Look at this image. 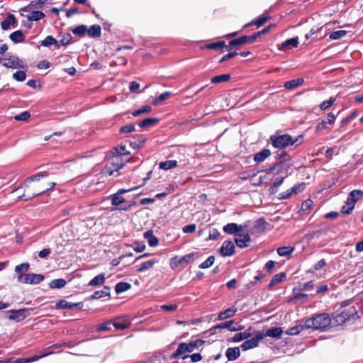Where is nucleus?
<instances>
[{"label":"nucleus","instance_id":"7c9ffc66","mask_svg":"<svg viewBox=\"0 0 363 363\" xmlns=\"http://www.w3.org/2000/svg\"><path fill=\"white\" fill-rule=\"evenodd\" d=\"M269 19H270V16H266V15L260 16L255 20H253L252 21H251L249 23V25H255V26H257V28H259V27L262 26V25H264ZM248 26V24H247L245 26Z\"/></svg>","mask_w":363,"mask_h":363},{"label":"nucleus","instance_id":"3c124183","mask_svg":"<svg viewBox=\"0 0 363 363\" xmlns=\"http://www.w3.org/2000/svg\"><path fill=\"white\" fill-rule=\"evenodd\" d=\"M214 261H215V257L213 256H210L208 257V259L205 262H202L199 266V267L200 269L208 268L213 265V264L214 263Z\"/></svg>","mask_w":363,"mask_h":363},{"label":"nucleus","instance_id":"423d86ee","mask_svg":"<svg viewBox=\"0 0 363 363\" xmlns=\"http://www.w3.org/2000/svg\"><path fill=\"white\" fill-rule=\"evenodd\" d=\"M3 65L7 68L19 69L24 68L26 65L17 56L8 53L4 57Z\"/></svg>","mask_w":363,"mask_h":363},{"label":"nucleus","instance_id":"c756f323","mask_svg":"<svg viewBox=\"0 0 363 363\" xmlns=\"http://www.w3.org/2000/svg\"><path fill=\"white\" fill-rule=\"evenodd\" d=\"M189 353L187 343H180L177 349V350L172 353V357L176 358L184 353Z\"/></svg>","mask_w":363,"mask_h":363},{"label":"nucleus","instance_id":"13d9d810","mask_svg":"<svg viewBox=\"0 0 363 363\" xmlns=\"http://www.w3.org/2000/svg\"><path fill=\"white\" fill-rule=\"evenodd\" d=\"M30 116V114L28 111H24L18 115L14 116V119L16 121H26Z\"/></svg>","mask_w":363,"mask_h":363},{"label":"nucleus","instance_id":"7ed1b4c3","mask_svg":"<svg viewBox=\"0 0 363 363\" xmlns=\"http://www.w3.org/2000/svg\"><path fill=\"white\" fill-rule=\"evenodd\" d=\"M331 321L328 313L315 314L305 320V327L307 329L323 330L330 325Z\"/></svg>","mask_w":363,"mask_h":363},{"label":"nucleus","instance_id":"bf43d9fd","mask_svg":"<svg viewBox=\"0 0 363 363\" xmlns=\"http://www.w3.org/2000/svg\"><path fill=\"white\" fill-rule=\"evenodd\" d=\"M172 95V93L169 91H166L162 94H161L158 98H157L155 101V104H157L159 102L167 100L170 96Z\"/></svg>","mask_w":363,"mask_h":363},{"label":"nucleus","instance_id":"052dcab7","mask_svg":"<svg viewBox=\"0 0 363 363\" xmlns=\"http://www.w3.org/2000/svg\"><path fill=\"white\" fill-rule=\"evenodd\" d=\"M111 325H113L117 330H124L128 327V325L125 323L116 320H112Z\"/></svg>","mask_w":363,"mask_h":363},{"label":"nucleus","instance_id":"49530a36","mask_svg":"<svg viewBox=\"0 0 363 363\" xmlns=\"http://www.w3.org/2000/svg\"><path fill=\"white\" fill-rule=\"evenodd\" d=\"M347 34V31L344 30H340L337 31H334L330 35V38L331 40H338Z\"/></svg>","mask_w":363,"mask_h":363},{"label":"nucleus","instance_id":"20e7f679","mask_svg":"<svg viewBox=\"0 0 363 363\" xmlns=\"http://www.w3.org/2000/svg\"><path fill=\"white\" fill-rule=\"evenodd\" d=\"M302 135H299L296 138H293L289 134H284L280 135H271L269 138V141L274 147L278 149H284L289 145H293L296 143H301L302 142Z\"/></svg>","mask_w":363,"mask_h":363},{"label":"nucleus","instance_id":"473e14b6","mask_svg":"<svg viewBox=\"0 0 363 363\" xmlns=\"http://www.w3.org/2000/svg\"><path fill=\"white\" fill-rule=\"evenodd\" d=\"M106 280L105 274H100L97 276H96L94 278H93L89 283V286H100L102 285Z\"/></svg>","mask_w":363,"mask_h":363},{"label":"nucleus","instance_id":"37998d69","mask_svg":"<svg viewBox=\"0 0 363 363\" xmlns=\"http://www.w3.org/2000/svg\"><path fill=\"white\" fill-rule=\"evenodd\" d=\"M66 281L63 279H56L51 281L50 287L55 289H60L65 286Z\"/></svg>","mask_w":363,"mask_h":363},{"label":"nucleus","instance_id":"f704fd0d","mask_svg":"<svg viewBox=\"0 0 363 363\" xmlns=\"http://www.w3.org/2000/svg\"><path fill=\"white\" fill-rule=\"evenodd\" d=\"M177 162L176 160H167L161 162L159 164L160 168L164 170H168L177 167Z\"/></svg>","mask_w":363,"mask_h":363},{"label":"nucleus","instance_id":"9b49d317","mask_svg":"<svg viewBox=\"0 0 363 363\" xmlns=\"http://www.w3.org/2000/svg\"><path fill=\"white\" fill-rule=\"evenodd\" d=\"M264 338V335H262V333L259 332L255 337L243 342L240 345V347L243 351L255 348L258 346L259 341Z\"/></svg>","mask_w":363,"mask_h":363},{"label":"nucleus","instance_id":"aec40b11","mask_svg":"<svg viewBox=\"0 0 363 363\" xmlns=\"http://www.w3.org/2000/svg\"><path fill=\"white\" fill-rule=\"evenodd\" d=\"M237 312V308L235 306L227 308L218 314V319L220 320L230 318Z\"/></svg>","mask_w":363,"mask_h":363},{"label":"nucleus","instance_id":"ea45409f","mask_svg":"<svg viewBox=\"0 0 363 363\" xmlns=\"http://www.w3.org/2000/svg\"><path fill=\"white\" fill-rule=\"evenodd\" d=\"M233 324H234V320H230L228 322L218 324L217 325L215 326V328H219V329L228 328L231 331H235L237 330V328L235 327H233Z\"/></svg>","mask_w":363,"mask_h":363},{"label":"nucleus","instance_id":"4468645a","mask_svg":"<svg viewBox=\"0 0 363 363\" xmlns=\"http://www.w3.org/2000/svg\"><path fill=\"white\" fill-rule=\"evenodd\" d=\"M250 242V238L247 233H241L236 235L235 238V242L237 246L241 248L246 247L249 245Z\"/></svg>","mask_w":363,"mask_h":363},{"label":"nucleus","instance_id":"a18cd8bd","mask_svg":"<svg viewBox=\"0 0 363 363\" xmlns=\"http://www.w3.org/2000/svg\"><path fill=\"white\" fill-rule=\"evenodd\" d=\"M226 46L227 45H225V43L224 41H219V42H216V43H209V44L205 45V48L207 49H210V50H216L218 48H223V47H225L226 48Z\"/></svg>","mask_w":363,"mask_h":363},{"label":"nucleus","instance_id":"2f4dec72","mask_svg":"<svg viewBox=\"0 0 363 363\" xmlns=\"http://www.w3.org/2000/svg\"><path fill=\"white\" fill-rule=\"evenodd\" d=\"M159 121L157 118H147L138 123V125L141 128L150 127L155 125Z\"/></svg>","mask_w":363,"mask_h":363},{"label":"nucleus","instance_id":"79ce46f5","mask_svg":"<svg viewBox=\"0 0 363 363\" xmlns=\"http://www.w3.org/2000/svg\"><path fill=\"white\" fill-rule=\"evenodd\" d=\"M86 32H87V27L84 25L78 26L72 30V33L74 35H79V36H82V35H85V33H86Z\"/></svg>","mask_w":363,"mask_h":363},{"label":"nucleus","instance_id":"603ef678","mask_svg":"<svg viewBox=\"0 0 363 363\" xmlns=\"http://www.w3.org/2000/svg\"><path fill=\"white\" fill-rule=\"evenodd\" d=\"M13 78L18 82H23L26 78V74L24 71H17L13 73Z\"/></svg>","mask_w":363,"mask_h":363},{"label":"nucleus","instance_id":"de8ad7c7","mask_svg":"<svg viewBox=\"0 0 363 363\" xmlns=\"http://www.w3.org/2000/svg\"><path fill=\"white\" fill-rule=\"evenodd\" d=\"M152 110L151 107L148 105L144 106L141 107L140 108L135 110L133 112V115L134 116H138L143 113H147L150 112Z\"/></svg>","mask_w":363,"mask_h":363},{"label":"nucleus","instance_id":"4d7b16f0","mask_svg":"<svg viewBox=\"0 0 363 363\" xmlns=\"http://www.w3.org/2000/svg\"><path fill=\"white\" fill-rule=\"evenodd\" d=\"M29 269V264L28 263H23L19 265H17L15 267V272L21 274V273L23 272H27Z\"/></svg>","mask_w":363,"mask_h":363},{"label":"nucleus","instance_id":"6e6d98bb","mask_svg":"<svg viewBox=\"0 0 363 363\" xmlns=\"http://www.w3.org/2000/svg\"><path fill=\"white\" fill-rule=\"evenodd\" d=\"M354 204H351L350 202L346 201L345 205L342 207V213L344 214H350L354 208Z\"/></svg>","mask_w":363,"mask_h":363},{"label":"nucleus","instance_id":"9d476101","mask_svg":"<svg viewBox=\"0 0 363 363\" xmlns=\"http://www.w3.org/2000/svg\"><path fill=\"white\" fill-rule=\"evenodd\" d=\"M30 309L29 308L10 310L7 311V313L9 314V319L11 320H15L16 322H20L30 315Z\"/></svg>","mask_w":363,"mask_h":363},{"label":"nucleus","instance_id":"e2e57ef3","mask_svg":"<svg viewBox=\"0 0 363 363\" xmlns=\"http://www.w3.org/2000/svg\"><path fill=\"white\" fill-rule=\"evenodd\" d=\"M275 26V24H270L269 26H267V27H265L264 29H262V30L259 31V32H257L255 33L256 34V36L257 38H258L259 37H260L262 35H264V34H266L272 28H274Z\"/></svg>","mask_w":363,"mask_h":363},{"label":"nucleus","instance_id":"58836bf2","mask_svg":"<svg viewBox=\"0 0 363 363\" xmlns=\"http://www.w3.org/2000/svg\"><path fill=\"white\" fill-rule=\"evenodd\" d=\"M294 250L292 247H281L277 249V253L281 257L289 256L294 252Z\"/></svg>","mask_w":363,"mask_h":363},{"label":"nucleus","instance_id":"a878e982","mask_svg":"<svg viewBox=\"0 0 363 363\" xmlns=\"http://www.w3.org/2000/svg\"><path fill=\"white\" fill-rule=\"evenodd\" d=\"M16 23L15 16L13 14L9 13L6 19L1 23V27L3 30H8L11 25Z\"/></svg>","mask_w":363,"mask_h":363},{"label":"nucleus","instance_id":"0eeeda50","mask_svg":"<svg viewBox=\"0 0 363 363\" xmlns=\"http://www.w3.org/2000/svg\"><path fill=\"white\" fill-rule=\"evenodd\" d=\"M34 9V1H31L30 4L21 9V11L28 12L26 16L30 21H37L45 17V13L42 11H33Z\"/></svg>","mask_w":363,"mask_h":363},{"label":"nucleus","instance_id":"cd10ccee","mask_svg":"<svg viewBox=\"0 0 363 363\" xmlns=\"http://www.w3.org/2000/svg\"><path fill=\"white\" fill-rule=\"evenodd\" d=\"M303 82L304 81L303 78H298L296 79H293L285 82L284 86L288 89H294L301 85Z\"/></svg>","mask_w":363,"mask_h":363},{"label":"nucleus","instance_id":"f03ea898","mask_svg":"<svg viewBox=\"0 0 363 363\" xmlns=\"http://www.w3.org/2000/svg\"><path fill=\"white\" fill-rule=\"evenodd\" d=\"M351 301L344 302L342 304L340 310L333 317L334 322L337 325H342L350 319H354L357 315V310L354 306H351Z\"/></svg>","mask_w":363,"mask_h":363},{"label":"nucleus","instance_id":"39448f33","mask_svg":"<svg viewBox=\"0 0 363 363\" xmlns=\"http://www.w3.org/2000/svg\"><path fill=\"white\" fill-rule=\"evenodd\" d=\"M196 253H189L184 256L179 257L175 256L170 259V267L172 269H177L178 268H184L186 265L190 263Z\"/></svg>","mask_w":363,"mask_h":363},{"label":"nucleus","instance_id":"4c0bfd02","mask_svg":"<svg viewBox=\"0 0 363 363\" xmlns=\"http://www.w3.org/2000/svg\"><path fill=\"white\" fill-rule=\"evenodd\" d=\"M204 341L201 339H197L196 340L191 341L189 344H187L189 353L193 352L196 348H198L203 345Z\"/></svg>","mask_w":363,"mask_h":363},{"label":"nucleus","instance_id":"393cba45","mask_svg":"<svg viewBox=\"0 0 363 363\" xmlns=\"http://www.w3.org/2000/svg\"><path fill=\"white\" fill-rule=\"evenodd\" d=\"M110 287L104 286L102 290L95 291L91 296V299H99L102 297L110 296Z\"/></svg>","mask_w":363,"mask_h":363},{"label":"nucleus","instance_id":"72a5a7b5","mask_svg":"<svg viewBox=\"0 0 363 363\" xmlns=\"http://www.w3.org/2000/svg\"><path fill=\"white\" fill-rule=\"evenodd\" d=\"M285 278H286V274L284 272H281V273L277 274L276 275H274L273 277V278L270 281L269 286L272 287V286L283 281Z\"/></svg>","mask_w":363,"mask_h":363},{"label":"nucleus","instance_id":"4be33fe9","mask_svg":"<svg viewBox=\"0 0 363 363\" xmlns=\"http://www.w3.org/2000/svg\"><path fill=\"white\" fill-rule=\"evenodd\" d=\"M282 334V330L281 328L275 327L270 328L267 330L265 333H262V335L265 337H272L274 338H279Z\"/></svg>","mask_w":363,"mask_h":363},{"label":"nucleus","instance_id":"b1692460","mask_svg":"<svg viewBox=\"0 0 363 363\" xmlns=\"http://www.w3.org/2000/svg\"><path fill=\"white\" fill-rule=\"evenodd\" d=\"M86 33L91 38H99L101 34V28L99 25H93L89 29Z\"/></svg>","mask_w":363,"mask_h":363},{"label":"nucleus","instance_id":"69168bd1","mask_svg":"<svg viewBox=\"0 0 363 363\" xmlns=\"http://www.w3.org/2000/svg\"><path fill=\"white\" fill-rule=\"evenodd\" d=\"M220 236V233L216 229H213L210 230L208 240H216Z\"/></svg>","mask_w":363,"mask_h":363},{"label":"nucleus","instance_id":"f257e3e1","mask_svg":"<svg viewBox=\"0 0 363 363\" xmlns=\"http://www.w3.org/2000/svg\"><path fill=\"white\" fill-rule=\"evenodd\" d=\"M48 176L46 172H40L27 178L21 187L13 191L19 194L18 200L28 201L52 189L56 183L47 181L45 179Z\"/></svg>","mask_w":363,"mask_h":363},{"label":"nucleus","instance_id":"2eb2a0df","mask_svg":"<svg viewBox=\"0 0 363 363\" xmlns=\"http://www.w3.org/2000/svg\"><path fill=\"white\" fill-rule=\"evenodd\" d=\"M40 45L44 47L55 45L56 48H59L61 45H67V43H65L64 41H57L52 36L48 35L41 41Z\"/></svg>","mask_w":363,"mask_h":363},{"label":"nucleus","instance_id":"6ab92c4d","mask_svg":"<svg viewBox=\"0 0 363 363\" xmlns=\"http://www.w3.org/2000/svg\"><path fill=\"white\" fill-rule=\"evenodd\" d=\"M271 155V151L269 149H263L260 152L254 155V160L257 163H260L264 161Z\"/></svg>","mask_w":363,"mask_h":363},{"label":"nucleus","instance_id":"c9c22d12","mask_svg":"<svg viewBox=\"0 0 363 363\" xmlns=\"http://www.w3.org/2000/svg\"><path fill=\"white\" fill-rule=\"evenodd\" d=\"M230 79V75L228 74L217 75L211 78V82L213 84H219L225 82Z\"/></svg>","mask_w":363,"mask_h":363},{"label":"nucleus","instance_id":"f8f14e48","mask_svg":"<svg viewBox=\"0 0 363 363\" xmlns=\"http://www.w3.org/2000/svg\"><path fill=\"white\" fill-rule=\"evenodd\" d=\"M137 189H138V187H135V188L130 189H119L116 194H114L110 196V199L111 201V204L113 206H118L119 204L123 203L125 201V199L123 196H121V195L123 194L132 191Z\"/></svg>","mask_w":363,"mask_h":363},{"label":"nucleus","instance_id":"1a4fd4ad","mask_svg":"<svg viewBox=\"0 0 363 363\" xmlns=\"http://www.w3.org/2000/svg\"><path fill=\"white\" fill-rule=\"evenodd\" d=\"M44 277L41 274H25L18 276V281L28 284H37L41 282Z\"/></svg>","mask_w":363,"mask_h":363},{"label":"nucleus","instance_id":"338daca9","mask_svg":"<svg viewBox=\"0 0 363 363\" xmlns=\"http://www.w3.org/2000/svg\"><path fill=\"white\" fill-rule=\"evenodd\" d=\"M196 225L195 224H189L187 225H185L182 230L184 233H194L196 230Z\"/></svg>","mask_w":363,"mask_h":363},{"label":"nucleus","instance_id":"5fc2aeb1","mask_svg":"<svg viewBox=\"0 0 363 363\" xmlns=\"http://www.w3.org/2000/svg\"><path fill=\"white\" fill-rule=\"evenodd\" d=\"M112 323V320H108L101 323L98 325L97 330L99 331H107L111 330V325Z\"/></svg>","mask_w":363,"mask_h":363},{"label":"nucleus","instance_id":"680f3d73","mask_svg":"<svg viewBox=\"0 0 363 363\" xmlns=\"http://www.w3.org/2000/svg\"><path fill=\"white\" fill-rule=\"evenodd\" d=\"M134 130H135V125L133 124L123 126L120 129V132L121 133H131Z\"/></svg>","mask_w":363,"mask_h":363},{"label":"nucleus","instance_id":"774afa93","mask_svg":"<svg viewBox=\"0 0 363 363\" xmlns=\"http://www.w3.org/2000/svg\"><path fill=\"white\" fill-rule=\"evenodd\" d=\"M335 118L336 116L333 113H330L328 114L326 120L324 121L326 124L332 125L334 123Z\"/></svg>","mask_w":363,"mask_h":363},{"label":"nucleus","instance_id":"c85d7f7f","mask_svg":"<svg viewBox=\"0 0 363 363\" xmlns=\"http://www.w3.org/2000/svg\"><path fill=\"white\" fill-rule=\"evenodd\" d=\"M9 38L15 43H22L25 36L21 30H16L10 34Z\"/></svg>","mask_w":363,"mask_h":363},{"label":"nucleus","instance_id":"412c9836","mask_svg":"<svg viewBox=\"0 0 363 363\" xmlns=\"http://www.w3.org/2000/svg\"><path fill=\"white\" fill-rule=\"evenodd\" d=\"M242 226L236 223H228L223 227V231L228 234H234L241 231Z\"/></svg>","mask_w":363,"mask_h":363},{"label":"nucleus","instance_id":"0e129e2a","mask_svg":"<svg viewBox=\"0 0 363 363\" xmlns=\"http://www.w3.org/2000/svg\"><path fill=\"white\" fill-rule=\"evenodd\" d=\"M133 247L135 251L138 252H142L145 249V245L143 243L135 242L133 245Z\"/></svg>","mask_w":363,"mask_h":363},{"label":"nucleus","instance_id":"c03bdc74","mask_svg":"<svg viewBox=\"0 0 363 363\" xmlns=\"http://www.w3.org/2000/svg\"><path fill=\"white\" fill-rule=\"evenodd\" d=\"M303 328H306L304 325H298L296 326L289 328L287 331V334L290 335H298Z\"/></svg>","mask_w":363,"mask_h":363},{"label":"nucleus","instance_id":"5701e85b","mask_svg":"<svg viewBox=\"0 0 363 363\" xmlns=\"http://www.w3.org/2000/svg\"><path fill=\"white\" fill-rule=\"evenodd\" d=\"M158 262V260L156 259H150L147 262H145L141 264V265L137 269L138 272H145L152 267Z\"/></svg>","mask_w":363,"mask_h":363},{"label":"nucleus","instance_id":"f3484780","mask_svg":"<svg viewBox=\"0 0 363 363\" xmlns=\"http://www.w3.org/2000/svg\"><path fill=\"white\" fill-rule=\"evenodd\" d=\"M363 197V191L361 190H352L348 195L347 201L355 205V203Z\"/></svg>","mask_w":363,"mask_h":363},{"label":"nucleus","instance_id":"ddd939ff","mask_svg":"<svg viewBox=\"0 0 363 363\" xmlns=\"http://www.w3.org/2000/svg\"><path fill=\"white\" fill-rule=\"evenodd\" d=\"M220 253L223 257H230L235 253L234 243L230 240H225L220 248Z\"/></svg>","mask_w":363,"mask_h":363},{"label":"nucleus","instance_id":"a19ab883","mask_svg":"<svg viewBox=\"0 0 363 363\" xmlns=\"http://www.w3.org/2000/svg\"><path fill=\"white\" fill-rule=\"evenodd\" d=\"M313 201L311 199H307L304 201L301 207V211L303 212L305 214H307L309 213V211L313 205Z\"/></svg>","mask_w":363,"mask_h":363},{"label":"nucleus","instance_id":"e433bc0d","mask_svg":"<svg viewBox=\"0 0 363 363\" xmlns=\"http://www.w3.org/2000/svg\"><path fill=\"white\" fill-rule=\"evenodd\" d=\"M130 284L127 282H119L115 286L116 293L118 294H121L130 289Z\"/></svg>","mask_w":363,"mask_h":363},{"label":"nucleus","instance_id":"864d4df0","mask_svg":"<svg viewBox=\"0 0 363 363\" xmlns=\"http://www.w3.org/2000/svg\"><path fill=\"white\" fill-rule=\"evenodd\" d=\"M284 177H278L275 179L272 186L270 187V191L272 193H274L277 191V189L283 184Z\"/></svg>","mask_w":363,"mask_h":363},{"label":"nucleus","instance_id":"dca6fc26","mask_svg":"<svg viewBox=\"0 0 363 363\" xmlns=\"http://www.w3.org/2000/svg\"><path fill=\"white\" fill-rule=\"evenodd\" d=\"M298 45V37H294L290 39H288L285 41H284L280 47L279 48V50L286 51L287 50H289L292 48H296Z\"/></svg>","mask_w":363,"mask_h":363},{"label":"nucleus","instance_id":"6e6552de","mask_svg":"<svg viewBox=\"0 0 363 363\" xmlns=\"http://www.w3.org/2000/svg\"><path fill=\"white\" fill-rule=\"evenodd\" d=\"M256 34L254 33L251 35H242L238 38L231 40L228 45L226 46V50H230L234 47H237L246 43H251L257 39Z\"/></svg>","mask_w":363,"mask_h":363},{"label":"nucleus","instance_id":"8fccbe9b","mask_svg":"<svg viewBox=\"0 0 363 363\" xmlns=\"http://www.w3.org/2000/svg\"><path fill=\"white\" fill-rule=\"evenodd\" d=\"M250 337V333L245 331L243 333H240L235 334L233 337V340L235 342H240L241 340L247 339Z\"/></svg>","mask_w":363,"mask_h":363},{"label":"nucleus","instance_id":"bb28decb","mask_svg":"<svg viewBox=\"0 0 363 363\" xmlns=\"http://www.w3.org/2000/svg\"><path fill=\"white\" fill-rule=\"evenodd\" d=\"M144 237L147 240L148 244L150 247H155L158 245L159 240L155 237L152 231L148 230L144 233Z\"/></svg>","mask_w":363,"mask_h":363},{"label":"nucleus","instance_id":"09e8293b","mask_svg":"<svg viewBox=\"0 0 363 363\" xmlns=\"http://www.w3.org/2000/svg\"><path fill=\"white\" fill-rule=\"evenodd\" d=\"M335 101V98L330 97L328 100L323 101L320 105V108L324 111L330 107Z\"/></svg>","mask_w":363,"mask_h":363},{"label":"nucleus","instance_id":"a211bd4d","mask_svg":"<svg viewBox=\"0 0 363 363\" xmlns=\"http://www.w3.org/2000/svg\"><path fill=\"white\" fill-rule=\"evenodd\" d=\"M240 355V348L238 347H230L226 350L225 356L229 361L237 359Z\"/></svg>","mask_w":363,"mask_h":363}]
</instances>
